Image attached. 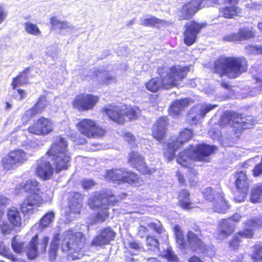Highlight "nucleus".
Here are the masks:
<instances>
[{"mask_svg": "<svg viewBox=\"0 0 262 262\" xmlns=\"http://www.w3.org/2000/svg\"><path fill=\"white\" fill-rule=\"evenodd\" d=\"M39 113L34 106L27 111L23 116V120L27 121L35 115Z\"/></svg>", "mask_w": 262, "mask_h": 262, "instance_id": "52", "label": "nucleus"}, {"mask_svg": "<svg viewBox=\"0 0 262 262\" xmlns=\"http://www.w3.org/2000/svg\"><path fill=\"white\" fill-rule=\"evenodd\" d=\"M192 175V178H189L188 180V183H189L190 186H194L197 182V178L196 177L195 172L193 170H191L190 172L189 176L190 177Z\"/></svg>", "mask_w": 262, "mask_h": 262, "instance_id": "62", "label": "nucleus"}, {"mask_svg": "<svg viewBox=\"0 0 262 262\" xmlns=\"http://www.w3.org/2000/svg\"><path fill=\"white\" fill-rule=\"evenodd\" d=\"M27 74L26 72L24 71L13 79L12 85L13 88L15 89L18 86L27 83Z\"/></svg>", "mask_w": 262, "mask_h": 262, "instance_id": "42", "label": "nucleus"}, {"mask_svg": "<svg viewBox=\"0 0 262 262\" xmlns=\"http://www.w3.org/2000/svg\"><path fill=\"white\" fill-rule=\"evenodd\" d=\"M167 124V118L166 117H161L153 125L152 136L160 142L165 134V127Z\"/></svg>", "mask_w": 262, "mask_h": 262, "instance_id": "27", "label": "nucleus"}, {"mask_svg": "<svg viewBox=\"0 0 262 262\" xmlns=\"http://www.w3.org/2000/svg\"><path fill=\"white\" fill-rule=\"evenodd\" d=\"M189 99L185 98L174 101L169 107V114L173 116L179 115L184 108L188 106Z\"/></svg>", "mask_w": 262, "mask_h": 262, "instance_id": "31", "label": "nucleus"}, {"mask_svg": "<svg viewBox=\"0 0 262 262\" xmlns=\"http://www.w3.org/2000/svg\"><path fill=\"white\" fill-rule=\"evenodd\" d=\"M176 241L177 244L180 246L181 248H185V245L186 242H185L183 234L176 238Z\"/></svg>", "mask_w": 262, "mask_h": 262, "instance_id": "63", "label": "nucleus"}, {"mask_svg": "<svg viewBox=\"0 0 262 262\" xmlns=\"http://www.w3.org/2000/svg\"><path fill=\"white\" fill-rule=\"evenodd\" d=\"M235 225L230 222L229 220L224 219L219 222L215 237L220 240H223L230 235L234 231Z\"/></svg>", "mask_w": 262, "mask_h": 262, "instance_id": "25", "label": "nucleus"}, {"mask_svg": "<svg viewBox=\"0 0 262 262\" xmlns=\"http://www.w3.org/2000/svg\"><path fill=\"white\" fill-rule=\"evenodd\" d=\"M61 248L68 253L69 259L76 260L84 254L83 249L85 239L81 232L73 233L72 230L65 231L62 235Z\"/></svg>", "mask_w": 262, "mask_h": 262, "instance_id": "4", "label": "nucleus"}, {"mask_svg": "<svg viewBox=\"0 0 262 262\" xmlns=\"http://www.w3.org/2000/svg\"><path fill=\"white\" fill-rule=\"evenodd\" d=\"M224 40L226 41L236 42L239 41V35L237 33H232L224 37Z\"/></svg>", "mask_w": 262, "mask_h": 262, "instance_id": "58", "label": "nucleus"}, {"mask_svg": "<svg viewBox=\"0 0 262 262\" xmlns=\"http://www.w3.org/2000/svg\"><path fill=\"white\" fill-rule=\"evenodd\" d=\"M24 28L27 33L35 37H39L41 35L40 30L34 24L27 22L24 24Z\"/></svg>", "mask_w": 262, "mask_h": 262, "instance_id": "39", "label": "nucleus"}, {"mask_svg": "<svg viewBox=\"0 0 262 262\" xmlns=\"http://www.w3.org/2000/svg\"><path fill=\"white\" fill-rule=\"evenodd\" d=\"M123 138L132 146L136 145V140L135 136L130 133H125L123 135Z\"/></svg>", "mask_w": 262, "mask_h": 262, "instance_id": "53", "label": "nucleus"}, {"mask_svg": "<svg viewBox=\"0 0 262 262\" xmlns=\"http://www.w3.org/2000/svg\"><path fill=\"white\" fill-rule=\"evenodd\" d=\"M10 200L3 194H0V209L4 211V207L9 204Z\"/></svg>", "mask_w": 262, "mask_h": 262, "instance_id": "59", "label": "nucleus"}, {"mask_svg": "<svg viewBox=\"0 0 262 262\" xmlns=\"http://www.w3.org/2000/svg\"><path fill=\"white\" fill-rule=\"evenodd\" d=\"M217 106L215 104L201 103L194 106L189 111V118L195 123L203 119L210 111Z\"/></svg>", "mask_w": 262, "mask_h": 262, "instance_id": "19", "label": "nucleus"}, {"mask_svg": "<svg viewBox=\"0 0 262 262\" xmlns=\"http://www.w3.org/2000/svg\"><path fill=\"white\" fill-rule=\"evenodd\" d=\"M97 80L101 83L108 84L115 80L114 76L111 75L107 71H98L96 74Z\"/></svg>", "mask_w": 262, "mask_h": 262, "instance_id": "38", "label": "nucleus"}, {"mask_svg": "<svg viewBox=\"0 0 262 262\" xmlns=\"http://www.w3.org/2000/svg\"><path fill=\"white\" fill-rule=\"evenodd\" d=\"M128 162L143 174H151L155 171V168L150 169L147 167L143 157L137 152H130Z\"/></svg>", "mask_w": 262, "mask_h": 262, "instance_id": "24", "label": "nucleus"}, {"mask_svg": "<svg viewBox=\"0 0 262 262\" xmlns=\"http://www.w3.org/2000/svg\"><path fill=\"white\" fill-rule=\"evenodd\" d=\"M1 232L3 235H7L11 233L13 230V227L7 223H4L3 222L1 225H0Z\"/></svg>", "mask_w": 262, "mask_h": 262, "instance_id": "54", "label": "nucleus"}, {"mask_svg": "<svg viewBox=\"0 0 262 262\" xmlns=\"http://www.w3.org/2000/svg\"><path fill=\"white\" fill-rule=\"evenodd\" d=\"M59 242V234H56L52 241L49 249V258L50 261H54L56 257Z\"/></svg>", "mask_w": 262, "mask_h": 262, "instance_id": "37", "label": "nucleus"}, {"mask_svg": "<svg viewBox=\"0 0 262 262\" xmlns=\"http://www.w3.org/2000/svg\"><path fill=\"white\" fill-rule=\"evenodd\" d=\"M118 200L110 191L96 192L91 195L88 201L89 206L92 209L98 210L95 219V223L103 222L108 215L109 207Z\"/></svg>", "mask_w": 262, "mask_h": 262, "instance_id": "3", "label": "nucleus"}, {"mask_svg": "<svg viewBox=\"0 0 262 262\" xmlns=\"http://www.w3.org/2000/svg\"><path fill=\"white\" fill-rule=\"evenodd\" d=\"M47 155L52 157L57 172L67 169L70 166L71 156L63 138L58 137L55 139Z\"/></svg>", "mask_w": 262, "mask_h": 262, "instance_id": "6", "label": "nucleus"}, {"mask_svg": "<svg viewBox=\"0 0 262 262\" xmlns=\"http://www.w3.org/2000/svg\"><path fill=\"white\" fill-rule=\"evenodd\" d=\"M255 121L251 116L243 117L241 115L235 112H227L222 116L220 124L222 126L229 124L240 132L243 129L251 127Z\"/></svg>", "mask_w": 262, "mask_h": 262, "instance_id": "8", "label": "nucleus"}, {"mask_svg": "<svg viewBox=\"0 0 262 262\" xmlns=\"http://www.w3.org/2000/svg\"><path fill=\"white\" fill-rule=\"evenodd\" d=\"M242 216L239 213H235L233 215H232L231 216L227 219L229 220L230 223H234V224L235 225L236 223L239 222Z\"/></svg>", "mask_w": 262, "mask_h": 262, "instance_id": "61", "label": "nucleus"}, {"mask_svg": "<svg viewBox=\"0 0 262 262\" xmlns=\"http://www.w3.org/2000/svg\"><path fill=\"white\" fill-rule=\"evenodd\" d=\"M99 100V97L88 94L77 95L73 102V107L79 111H88L93 108Z\"/></svg>", "mask_w": 262, "mask_h": 262, "instance_id": "15", "label": "nucleus"}, {"mask_svg": "<svg viewBox=\"0 0 262 262\" xmlns=\"http://www.w3.org/2000/svg\"><path fill=\"white\" fill-rule=\"evenodd\" d=\"M149 228L154 230L159 234L163 233V229L161 224L160 222L158 223H151L148 225Z\"/></svg>", "mask_w": 262, "mask_h": 262, "instance_id": "56", "label": "nucleus"}, {"mask_svg": "<svg viewBox=\"0 0 262 262\" xmlns=\"http://www.w3.org/2000/svg\"><path fill=\"white\" fill-rule=\"evenodd\" d=\"M49 240V237L44 236L40 243H39L37 235L32 238L29 245H28L25 250L29 258H34L37 256L39 250L41 252H45L46 250Z\"/></svg>", "mask_w": 262, "mask_h": 262, "instance_id": "17", "label": "nucleus"}, {"mask_svg": "<svg viewBox=\"0 0 262 262\" xmlns=\"http://www.w3.org/2000/svg\"><path fill=\"white\" fill-rule=\"evenodd\" d=\"M192 136V132L190 129L185 128L179 134L177 139L171 138L167 144V149L164 152V156L168 161L172 160L174 158L175 151L179 149L184 143L188 141Z\"/></svg>", "mask_w": 262, "mask_h": 262, "instance_id": "10", "label": "nucleus"}, {"mask_svg": "<svg viewBox=\"0 0 262 262\" xmlns=\"http://www.w3.org/2000/svg\"><path fill=\"white\" fill-rule=\"evenodd\" d=\"M146 245L148 249L155 252H159V242L157 239L152 236H148L146 239Z\"/></svg>", "mask_w": 262, "mask_h": 262, "instance_id": "43", "label": "nucleus"}, {"mask_svg": "<svg viewBox=\"0 0 262 262\" xmlns=\"http://www.w3.org/2000/svg\"><path fill=\"white\" fill-rule=\"evenodd\" d=\"M204 198L211 203L214 202L222 193L213 189L211 187H207L203 191Z\"/></svg>", "mask_w": 262, "mask_h": 262, "instance_id": "36", "label": "nucleus"}, {"mask_svg": "<svg viewBox=\"0 0 262 262\" xmlns=\"http://www.w3.org/2000/svg\"><path fill=\"white\" fill-rule=\"evenodd\" d=\"M211 205L213 211L219 213H225L229 208V206L222 194L219 195L217 199L214 202H213Z\"/></svg>", "mask_w": 262, "mask_h": 262, "instance_id": "32", "label": "nucleus"}, {"mask_svg": "<svg viewBox=\"0 0 262 262\" xmlns=\"http://www.w3.org/2000/svg\"><path fill=\"white\" fill-rule=\"evenodd\" d=\"M262 257V245L256 244L253 247V254L252 258L254 261H259Z\"/></svg>", "mask_w": 262, "mask_h": 262, "instance_id": "46", "label": "nucleus"}, {"mask_svg": "<svg viewBox=\"0 0 262 262\" xmlns=\"http://www.w3.org/2000/svg\"><path fill=\"white\" fill-rule=\"evenodd\" d=\"M163 23V22L162 20L158 19L155 17L146 18L143 20L142 23L143 25L156 27H159V25L162 24Z\"/></svg>", "mask_w": 262, "mask_h": 262, "instance_id": "48", "label": "nucleus"}, {"mask_svg": "<svg viewBox=\"0 0 262 262\" xmlns=\"http://www.w3.org/2000/svg\"><path fill=\"white\" fill-rule=\"evenodd\" d=\"M235 178L236 186L238 191L241 193L240 196L235 197V200L238 202H243L246 196L249 188L247 177L243 171H239L236 172Z\"/></svg>", "mask_w": 262, "mask_h": 262, "instance_id": "20", "label": "nucleus"}, {"mask_svg": "<svg viewBox=\"0 0 262 262\" xmlns=\"http://www.w3.org/2000/svg\"><path fill=\"white\" fill-rule=\"evenodd\" d=\"M190 69L188 67L175 66L170 69L165 77L153 78L145 84L146 89L156 93L163 88L168 89L174 86H178L179 82L184 78Z\"/></svg>", "mask_w": 262, "mask_h": 262, "instance_id": "1", "label": "nucleus"}, {"mask_svg": "<svg viewBox=\"0 0 262 262\" xmlns=\"http://www.w3.org/2000/svg\"><path fill=\"white\" fill-rule=\"evenodd\" d=\"M23 189L26 192L37 194L40 189V186L38 182L34 179L27 181L23 186Z\"/></svg>", "mask_w": 262, "mask_h": 262, "instance_id": "34", "label": "nucleus"}, {"mask_svg": "<svg viewBox=\"0 0 262 262\" xmlns=\"http://www.w3.org/2000/svg\"><path fill=\"white\" fill-rule=\"evenodd\" d=\"M28 159V154L21 149H16L10 151L4 157L2 161L4 170L8 171L14 170L22 165Z\"/></svg>", "mask_w": 262, "mask_h": 262, "instance_id": "9", "label": "nucleus"}, {"mask_svg": "<svg viewBox=\"0 0 262 262\" xmlns=\"http://www.w3.org/2000/svg\"><path fill=\"white\" fill-rule=\"evenodd\" d=\"M83 196L77 192H72L69 196V211L66 212V219L68 221H73L76 215L80 214L82 207Z\"/></svg>", "mask_w": 262, "mask_h": 262, "instance_id": "14", "label": "nucleus"}, {"mask_svg": "<svg viewBox=\"0 0 262 262\" xmlns=\"http://www.w3.org/2000/svg\"><path fill=\"white\" fill-rule=\"evenodd\" d=\"M250 200L253 203H258L262 201V185H258L253 188Z\"/></svg>", "mask_w": 262, "mask_h": 262, "instance_id": "40", "label": "nucleus"}, {"mask_svg": "<svg viewBox=\"0 0 262 262\" xmlns=\"http://www.w3.org/2000/svg\"><path fill=\"white\" fill-rule=\"evenodd\" d=\"M49 104L46 98L42 96L39 97L38 102L34 106L39 113L42 112L44 108Z\"/></svg>", "mask_w": 262, "mask_h": 262, "instance_id": "45", "label": "nucleus"}, {"mask_svg": "<svg viewBox=\"0 0 262 262\" xmlns=\"http://www.w3.org/2000/svg\"><path fill=\"white\" fill-rule=\"evenodd\" d=\"M92 132L93 135L91 138L101 137L105 134L104 130L98 126H97L96 124H95V129H93Z\"/></svg>", "mask_w": 262, "mask_h": 262, "instance_id": "55", "label": "nucleus"}, {"mask_svg": "<svg viewBox=\"0 0 262 262\" xmlns=\"http://www.w3.org/2000/svg\"><path fill=\"white\" fill-rule=\"evenodd\" d=\"M43 203V199L38 194H32L26 198L20 205V210L25 216H30L37 212Z\"/></svg>", "mask_w": 262, "mask_h": 262, "instance_id": "13", "label": "nucleus"}, {"mask_svg": "<svg viewBox=\"0 0 262 262\" xmlns=\"http://www.w3.org/2000/svg\"><path fill=\"white\" fill-rule=\"evenodd\" d=\"M103 111L111 120L120 124L124 123L125 116L133 119L139 113V110L136 106L116 105L115 104L106 105L103 108Z\"/></svg>", "mask_w": 262, "mask_h": 262, "instance_id": "7", "label": "nucleus"}, {"mask_svg": "<svg viewBox=\"0 0 262 262\" xmlns=\"http://www.w3.org/2000/svg\"><path fill=\"white\" fill-rule=\"evenodd\" d=\"M55 217V213L51 211L47 213L40 220L39 226L41 229L47 227L53 222Z\"/></svg>", "mask_w": 262, "mask_h": 262, "instance_id": "41", "label": "nucleus"}, {"mask_svg": "<svg viewBox=\"0 0 262 262\" xmlns=\"http://www.w3.org/2000/svg\"><path fill=\"white\" fill-rule=\"evenodd\" d=\"M261 226H262V216L248 220L245 223V230L235 235L232 240L230 241V247L234 249H237L241 242V237H252L253 236V231Z\"/></svg>", "mask_w": 262, "mask_h": 262, "instance_id": "11", "label": "nucleus"}, {"mask_svg": "<svg viewBox=\"0 0 262 262\" xmlns=\"http://www.w3.org/2000/svg\"><path fill=\"white\" fill-rule=\"evenodd\" d=\"M81 183L84 189H89L95 184L94 181L91 179H84L81 181Z\"/></svg>", "mask_w": 262, "mask_h": 262, "instance_id": "57", "label": "nucleus"}, {"mask_svg": "<svg viewBox=\"0 0 262 262\" xmlns=\"http://www.w3.org/2000/svg\"><path fill=\"white\" fill-rule=\"evenodd\" d=\"M246 52L249 54H262V47L254 45H248L245 48Z\"/></svg>", "mask_w": 262, "mask_h": 262, "instance_id": "50", "label": "nucleus"}, {"mask_svg": "<svg viewBox=\"0 0 262 262\" xmlns=\"http://www.w3.org/2000/svg\"><path fill=\"white\" fill-rule=\"evenodd\" d=\"M0 254L9 259L12 262H14V260L16 259L10 251V249L6 247L3 242H0Z\"/></svg>", "mask_w": 262, "mask_h": 262, "instance_id": "44", "label": "nucleus"}, {"mask_svg": "<svg viewBox=\"0 0 262 262\" xmlns=\"http://www.w3.org/2000/svg\"><path fill=\"white\" fill-rule=\"evenodd\" d=\"M52 130V122L44 117L38 119L33 125L28 128V132L30 133L36 135H46L51 133Z\"/></svg>", "mask_w": 262, "mask_h": 262, "instance_id": "18", "label": "nucleus"}, {"mask_svg": "<svg viewBox=\"0 0 262 262\" xmlns=\"http://www.w3.org/2000/svg\"><path fill=\"white\" fill-rule=\"evenodd\" d=\"M7 219L12 226L15 227H20L23 223L21 213L18 208L11 207L8 209L7 213Z\"/></svg>", "mask_w": 262, "mask_h": 262, "instance_id": "29", "label": "nucleus"}, {"mask_svg": "<svg viewBox=\"0 0 262 262\" xmlns=\"http://www.w3.org/2000/svg\"><path fill=\"white\" fill-rule=\"evenodd\" d=\"M12 248L16 253H20L24 248V243L16 236L13 237L11 243Z\"/></svg>", "mask_w": 262, "mask_h": 262, "instance_id": "47", "label": "nucleus"}, {"mask_svg": "<svg viewBox=\"0 0 262 262\" xmlns=\"http://www.w3.org/2000/svg\"><path fill=\"white\" fill-rule=\"evenodd\" d=\"M95 122L90 119H83L77 123L76 126L79 132L84 136L91 138L95 129Z\"/></svg>", "mask_w": 262, "mask_h": 262, "instance_id": "28", "label": "nucleus"}, {"mask_svg": "<svg viewBox=\"0 0 262 262\" xmlns=\"http://www.w3.org/2000/svg\"><path fill=\"white\" fill-rule=\"evenodd\" d=\"M125 171L122 169H113L108 170L104 175L105 179L107 181L123 183L125 177L124 176Z\"/></svg>", "mask_w": 262, "mask_h": 262, "instance_id": "30", "label": "nucleus"}, {"mask_svg": "<svg viewBox=\"0 0 262 262\" xmlns=\"http://www.w3.org/2000/svg\"><path fill=\"white\" fill-rule=\"evenodd\" d=\"M115 233L110 228H105L101 231L100 234L92 241V244L95 246H101L107 244L114 239Z\"/></svg>", "mask_w": 262, "mask_h": 262, "instance_id": "26", "label": "nucleus"}, {"mask_svg": "<svg viewBox=\"0 0 262 262\" xmlns=\"http://www.w3.org/2000/svg\"><path fill=\"white\" fill-rule=\"evenodd\" d=\"M214 147L204 144L198 145L195 147L191 146L189 149L182 151L179 155L177 161L186 167H190L194 160L208 161V157L213 152Z\"/></svg>", "mask_w": 262, "mask_h": 262, "instance_id": "5", "label": "nucleus"}, {"mask_svg": "<svg viewBox=\"0 0 262 262\" xmlns=\"http://www.w3.org/2000/svg\"><path fill=\"white\" fill-rule=\"evenodd\" d=\"M238 0H224V6L219 10L222 17L227 19H233L242 14V9L237 6Z\"/></svg>", "mask_w": 262, "mask_h": 262, "instance_id": "16", "label": "nucleus"}, {"mask_svg": "<svg viewBox=\"0 0 262 262\" xmlns=\"http://www.w3.org/2000/svg\"><path fill=\"white\" fill-rule=\"evenodd\" d=\"M204 26L203 24H198L195 21H190L186 25L184 42L186 45L191 46L195 42L197 35Z\"/></svg>", "mask_w": 262, "mask_h": 262, "instance_id": "21", "label": "nucleus"}, {"mask_svg": "<svg viewBox=\"0 0 262 262\" xmlns=\"http://www.w3.org/2000/svg\"><path fill=\"white\" fill-rule=\"evenodd\" d=\"M163 256L165 257L169 262H178V258L171 248H168L165 251H164Z\"/></svg>", "mask_w": 262, "mask_h": 262, "instance_id": "49", "label": "nucleus"}, {"mask_svg": "<svg viewBox=\"0 0 262 262\" xmlns=\"http://www.w3.org/2000/svg\"><path fill=\"white\" fill-rule=\"evenodd\" d=\"M221 0H194L184 5L179 15L180 19H188L201 9L202 5L208 6L212 4H219Z\"/></svg>", "mask_w": 262, "mask_h": 262, "instance_id": "12", "label": "nucleus"}, {"mask_svg": "<svg viewBox=\"0 0 262 262\" xmlns=\"http://www.w3.org/2000/svg\"><path fill=\"white\" fill-rule=\"evenodd\" d=\"M124 176H125L123 183H128L129 184H134L137 180V176L131 172L125 171Z\"/></svg>", "mask_w": 262, "mask_h": 262, "instance_id": "51", "label": "nucleus"}, {"mask_svg": "<svg viewBox=\"0 0 262 262\" xmlns=\"http://www.w3.org/2000/svg\"><path fill=\"white\" fill-rule=\"evenodd\" d=\"M50 22L53 27L58 28L61 21L59 20L56 17L53 16L50 18Z\"/></svg>", "mask_w": 262, "mask_h": 262, "instance_id": "64", "label": "nucleus"}, {"mask_svg": "<svg viewBox=\"0 0 262 262\" xmlns=\"http://www.w3.org/2000/svg\"><path fill=\"white\" fill-rule=\"evenodd\" d=\"M190 248L192 251L198 252H203L209 255L208 249H206V246L202 242L200 236L192 231H189L187 233V241L186 243L185 248Z\"/></svg>", "mask_w": 262, "mask_h": 262, "instance_id": "23", "label": "nucleus"}, {"mask_svg": "<svg viewBox=\"0 0 262 262\" xmlns=\"http://www.w3.org/2000/svg\"><path fill=\"white\" fill-rule=\"evenodd\" d=\"M179 204L181 207L185 209H190L193 208L192 204L190 201L189 193L186 190H182L179 195Z\"/></svg>", "mask_w": 262, "mask_h": 262, "instance_id": "33", "label": "nucleus"}, {"mask_svg": "<svg viewBox=\"0 0 262 262\" xmlns=\"http://www.w3.org/2000/svg\"><path fill=\"white\" fill-rule=\"evenodd\" d=\"M53 172L54 168L46 157H43L36 161V173L40 178L48 180L51 178Z\"/></svg>", "mask_w": 262, "mask_h": 262, "instance_id": "22", "label": "nucleus"}, {"mask_svg": "<svg viewBox=\"0 0 262 262\" xmlns=\"http://www.w3.org/2000/svg\"><path fill=\"white\" fill-rule=\"evenodd\" d=\"M239 41L246 40L253 38L255 32L252 27H242L238 31Z\"/></svg>", "mask_w": 262, "mask_h": 262, "instance_id": "35", "label": "nucleus"}, {"mask_svg": "<svg viewBox=\"0 0 262 262\" xmlns=\"http://www.w3.org/2000/svg\"><path fill=\"white\" fill-rule=\"evenodd\" d=\"M247 63L243 57H221L215 62L214 71L221 76L234 78L247 70Z\"/></svg>", "mask_w": 262, "mask_h": 262, "instance_id": "2", "label": "nucleus"}, {"mask_svg": "<svg viewBox=\"0 0 262 262\" xmlns=\"http://www.w3.org/2000/svg\"><path fill=\"white\" fill-rule=\"evenodd\" d=\"M129 247L134 250V252H131L132 254H136V252L140 251L142 250V248L136 242H130L129 244Z\"/></svg>", "mask_w": 262, "mask_h": 262, "instance_id": "60", "label": "nucleus"}]
</instances>
